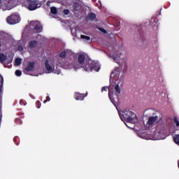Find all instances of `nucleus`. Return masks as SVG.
<instances>
[{
    "label": "nucleus",
    "instance_id": "11",
    "mask_svg": "<svg viewBox=\"0 0 179 179\" xmlns=\"http://www.w3.org/2000/svg\"><path fill=\"white\" fill-rule=\"evenodd\" d=\"M38 45V42L37 41H31L29 43V48H36Z\"/></svg>",
    "mask_w": 179,
    "mask_h": 179
},
{
    "label": "nucleus",
    "instance_id": "16",
    "mask_svg": "<svg viewBox=\"0 0 179 179\" xmlns=\"http://www.w3.org/2000/svg\"><path fill=\"white\" fill-rule=\"evenodd\" d=\"M173 141L176 145H179V134H175L173 136Z\"/></svg>",
    "mask_w": 179,
    "mask_h": 179
},
{
    "label": "nucleus",
    "instance_id": "8",
    "mask_svg": "<svg viewBox=\"0 0 179 179\" xmlns=\"http://www.w3.org/2000/svg\"><path fill=\"white\" fill-rule=\"evenodd\" d=\"M75 100H84L85 99V94H80L79 92H76L74 94Z\"/></svg>",
    "mask_w": 179,
    "mask_h": 179
},
{
    "label": "nucleus",
    "instance_id": "10",
    "mask_svg": "<svg viewBox=\"0 0 179 179\" xmlns=\"http://www.w3.org/2000/svg\"><path fill=\"white\" fill-rule=\"evenodd\" d=\"M96 20V14L93 13H90L87 17H85V20H91V22H93V20Z\"/></svg>",
    "mask_w": 179,
    "mask_h": 179
},
{
    "label": "nucleus",
    "instance_id": "1",
    "mask_svg": "<svg viewBox=\"0 0 179 179\" xmlns=\"http://www.w3.org/2000/svg\"><path fill=\"white\" fill-rule=\"evenodd\" d=\"M118 113L122 121H125L129 124H136L138 122V117H136L135 113L127 109L118 111Z\"/></svg>",
    "mask_w": 179,
    "mask_h": 179
},
{
    "label": "nucleus",
    "instance_id": "36",
    "mask_svg": "<svg viewBox=\"0 0 179 179\" xmlns=\"http://www.w3.org/2000/svg\"><path fill=\"white\" fill-rule=\"evenodd\" d=\"M1 41H0V50H1Z\"/></svg>",
    "mask_w": 179,
    "mask_h": 179
},
{
    "label": "nucleus",
    "instance_id": "29",
    "mask_svg": "<svg viewBox=\"0 0 179 179\" xmlns=\"http://www.w3.org/2000/svg\"><path fill=\"white\" fill-rule=\"evenodd\" d=\"M108 89V87L105 86L101 88V92H107V90Z\"/></svg>",
    "mask_w": 179,
    "mask_h": 179
},
{
    "label": "nucleus",
    "instance_id": "19",
    "mask_svg": "<svg viewBox=\"0 0 179 179\" xmlns=\"http://www.w3.org/2000/svg\"><path fill=\"white\" fill-rule=\"evenodd\" d=\"M50 12H51V13H52V15H57V13H58L57 10L55 7H52L50 8Z\"/></svg>",
    "mask_w": 179,
    "mask_h": 179
},
{
    "label": "nucleus",
    "instance_id": "26",
    "mask_svg": "<svg viewBox=\"0 0 179 179\" xmlns=\"http://www.w3.org/2000/svg\"><path fill=\"white\" fill-rule=\"evenodd\" d=\"M20 104L21 106H26V101H24V100H23V99H21V100L20 101Z\"/></svg>",
    "mask_w": 179,
    "mask_h": 179
},
{
    "label": "nucleus",
    "instance_id": "40",
    "mask_svg": "<svg viewBox=\"0 0 179 179\" xmlns=\"http://www.w3.org/2000/svg\"><path fill=\"white\" fill-rule=\"evenodd\" d=\"M16 145H19L17 143H16Z\"/></svg>",
    "mask_w": 179,
    "mask_h": 179
},
{
    "label": "nucleus",
    "instance_id": "14",
    "mask_svg": "<svg viewBox=\"0 0 179 179\" xmlns=\"http://www.w3.org/2000/svg\"><path fill=\"white\" fill-rule=\"evenodd\" d=\"M8 59L6 55H4L3 53H0V62L1 64H3L5 61Z\"/></svg>",
    "mask_w": 179,
    "mask_h": 179
},
{
    "label": "nucleus",
    "instance_id": "18",
    "mask_svg": "<svg viewBox=\"0 0 179 179\" xmlns=\"http://www.w3.org/2000/svg\"><path fill=\"white\" fill-rule=\"evenodd\" d=\"M80 38H82V40H85V41H90V36H87L85 35H81Z\"/></svg>",
    "mask_w": 179,
    "mask_h": 179
},
{
    "label": "nucleus",
    "instance_id": "31",
    "mask_svg": "<svg viewBox=\"0 0 179 179\" xmlns=\"http://www.w3.org/2000/svg\"><path fill=\"white\" fill-rule=\"evenodd\" d=\"M15 122H17V124H22V120H20V118H17L15 119Z\"/></svg>",
    "mask_w": 179,
    "mask_h": 179
},
{
    "label": "nucleus",
    "instance_id": "6",
    "mask_svg": "<svg viewBox=\"0 0 179 179\" xmlns=\"http://www.w3.org/2000/svg\"><path fill=\"white\" fill-rule=\"evenodd\" d=\"M158 120H159V116H157V115L150 116L148 117V124L149 126L153 125V124H155V122H156Z\"/></svg>",
    "mask_w": 179,
    "mask_h": 179
},
{
    "label": "nucleus",
    "instance_id": "22",
    "mask_svg": "<svg viewBox=\"0 0 179 179\" xmlns=\"http://www.w3.org/2000/svg\"><path fill=\"white\" fill-rule=\"evenodd\" d=\"M20 64H22V59H20V58H17V59H15V65L19 66V65H20Z\"/></svg>",
    "mask_w": 179,
    "mask_h": 179
},
{
    "label": "nucleus",
    "instance_id": "37",
    "mask_svg": "<svg viewBox=\"0 0 179 179\" xmlns=\"http://www.w3.org/2000/svg\"><path fill=\"white\" fill-rule=\"evenodd\" d=\"M126 127H128V124H126Z\"/></svg>",
    "mask_w": 179,
    "mask_h": 179
},
{
    "label": "nucleus",
    "instance_id": "27",
    "mask_svg": "<svg viewBox=\"0 0 179 179\" xmlns=\"http://www.w3.org/2000/svg\"><path fill=\"white\" fill-rule=\"evenodd\" d=\"M99 30H100V31H102V33H104L106 34V33H107V31L106 29H104V28L103 27H99Z\"/></svg>",
    "mask_w": 179,
    "mask_h": 179
},
{
    "label": "nucleus",
    "instance_id": "15",
    "mask_svg": "<svg viewBox=\"0 0 179 179\" xmlns=\"http://www.w3.org/2000/svg\"><path fill=\"white\" fill-rule=\"evenodd\" d=\"M73 12H78V10H79V3L75 2L73 4Z\"/></svg>",
    "mask_w": 179,
    "mask_h": 179
},
{
    "label": "nucleus",
    "instance_id": "38",
    "mask_svg": "<svg viewBox=\"0 0 179 179\" xmlns=\"http://www.w3.org/2000/svg\"><path fill=\"white\" fill-rule=\"evenodd\" d=\"M126 127H128V124H126Z\"/></svg>",
    "mask_w": 179,
    "mask_h": 179
},
{
    "label": "nucleus",
    "instance_id": "24",
    "mask_svg": "<svg viewBox=\"0 0 179 179\" xmlns=\"http://www.w3.org/2000/svg\"><path fill=\"white\" fill-rule=\"evenodd\" d=\"M15 75H16V76H22V71H20V70H17V71H15Z\"/></svg>",
    "mask_w": 179,
    "mask_h": 179
},
{
    "label": "nucleus",
    "instance_id": "35",
    "mask_svg": "<svg viewBox=\"0 0 179 179\" xmlns=\"http://www.w3.org/2000/svg\"><path fill=\"white\" fill-rule=\"evenodd\" d=\"M49 3H50V1H48L47 5H49Z\"/></svg>",
    "mask_w": 179,
    "mask_h": 179
},
{
    "label": "nucleus",
    "instance_id": "23",
    "mask_svg": "<svg viewBox=\"0 0 179 179\" xmlns=\"http://www.w3.org/2000/svg\"><path fill=\"white\" fill-rule=\"evenodd\" d=\"M173 122L176 123V127H179V121L177 117H173Z\"/></svg>",
    "mask_w": 179,
    "mask_h": 179
},
{
    "label": "nucleus",
    "instance_id": "13",
    "mask_svg": "<svg viewBox=\"0 0 179 179\" xmlns=\"http://www.w3.org/2000/svg\"><path fill=\"white\" fill-rule=\"evenodd\" d=\"M114 94V92L111 90H108V97L111 101V103H113V104H114V106H115V101L114 100V98H113V95Z\"/></svg>",
    "mask_w": 179,
    "mask_h": 179
},
{
    "label": "nucleus",
    "instance_id": "21",
    "mask_svg": "<svg viewBox=\"0 0 179 179\" xmlns=\"http://www.w3.org/2000/svg\"><path fill=\"white\" fill-rule=\"evenodd\" d=\"M115 90L116 93H117V94H120V93H121V88H120V85H117L115 87Z\"/></svg>",
    "mask_w": 179,
    "mask_h": 179
},
{
    "label": "nucleus",
    "instance_id": "25",
    "mask_svg": "<svg viewBox=\"0 0 179 179\" xmlns=\"http://www.w3.org/2000/svg\"><path fill=\"white\" fill-rule=\"evenodd\" d=\"M36 106L38 108H40L41 107V102H40V101H37L36 102Z\"/></svg>",
    "mask_w": 179,
    "mask_h": 179
},
{
    "label": "nucleus",
    "instance_id": "28",
    "mask_svg": "<svg viewBox=\"0 0 179 179\" xmlns=\"http://www.w3.org/2000/svg\"><path fill=\"white\" fill-rule=\"evenodd\" d=\"M50 100H51V98H50V96H46V99L45 101H43L44 104H45V103L50 101Z\"/></svg>",
    "mask_w": 179,
    "mask_h": 179
},
{
    "label": "nucleus",
    "instance_id": "39",
    "mask_svg": "<svg viewBox=\"0 0 179 179\" xmlns=\"http://www.w3.org/2000/svg\"><path fill=\"white\" fill-rule=\"evenodd\" d=\"M126 127H128V124H126Z\"/></svg>",
    "mask_w": 179,
    "mask_h": 179
},
{
    "label": "nucleus",
    "instance_id": "33",
    "mask_svg": "<svg viewBox=\"0 0 179 179\" xmlns=\"http://www.w3.org/2000/svg\"><path fill=\"white\" fill-rule=\"evenodd\" d=\"M2 5V0H0V6Z\"/></svg>",
    "mask_w": 179,
    "mask_h": 179
},
{
    "label": "nucleus",
    "instance_id": "5",
    "mask_svg": "<svg viewBox=\"0 0 179 179\" xmlns=\"http://www.w3.org/2000/svg\"><path fill=\"white\" fill-rule=\"evenodd\" d=\"M34 65H36L34 62H29L27 66L25 67L23 71L24 73H25V75H30V72H33L34 71Z\"/></svg>",
    "mask_w": 179,
    "mask_h": 179
},
{
    "label": "nucleus",
    "instance_id": "30",
    "mask_svg": "<svg viewBox=\"0 0 179 179\" xmlns=\"http://www.w3.org/2000/svg\"><path fill=\"white\" fill-rule=\"evenodd\" d=\"M63 13H64L65 15H69V9L64 10Z\"/></svg>",
    "mask_w": 179,
    "mask_h": 179
},
{
    "label": "nucleus",
    "instance_id": "9",
    "mask_svg": "<svg viewBox=\"0 0 179 179\" xmlns=\"http://www.w3.org/2000/svg\"><path fill=\"white\" fill-rule=\"evenodd\" d=\"M78 59V63L80 65H83L85 64V62H86V61H85V59H86V57H85V55H83V54L79 55Z\"/></svg>",
    "mask_w": 179,
    "mask_h": 179
},
{
    "label": "nucleus",
    "instance_id": "17",
    "mask_svg": "<svg viewBox=\"0 0 179 179\" xmlns=\"http://www.w3.org/2000/svg\"><path fill=\"white\" fill-rule=\"evenodd\" d=\"M112 58L115 61V62H116L117 64H118V62H120V59H121V57L120 56H115V55H113Z\"/></svg>",
    "mask_w": 179,
    "mask_h": 179
},
{
    "label": "nucleus",
    "instance_id": "7",
    "mask_svg": "<svg viewBox=\"0 0 179 179\" xmlns=\"http://www.w3.org/2000/svg\"><path fill=\"white\" fill-rule=\"evenodd\" d=\"M35 25L34 30H36L37 33H41L43 31V26L40 23H37V22H34Z\"/></svg>",
    "mask_w": 179,
    "mask_h": 179
},
{
    "label": "nucleus",
    "instance_id": "2",
    "mask_svg": "<svg viewBox=\"0 0 179 179\" xmlns=\"http://www.w3.org/2000/svg\"><path fill=\"white\" fill-rule=\"evenodd\" d=\"M83 68L87 72H92V71L99 72V71H100V65H99V63L92 59L85 60Z\"/></svg>",
    "mask_w": 179,
    "mask_h": 179
},
{
    "label": "nucleus",
    "instance_id": "32",
    "mask_svg": "<svg viewBox=\"0 0 179 179\" xmlns=\"http://www.w3.org/2000/svg\"><path fill=\"white\" fill-rule=\"evenodd\" d=\"M14 142L16 143V142L17 141V137H15L13 139Z\"/></svg>",
    "mask_w": 179,
    "mask_h": 179
},
{
    "label": "nucleus",
    "instance_id": "34",
    "mask_svg": "<svg viewBox=\"0 0 179 179\" xmlns=\"http://www.w3.org/2000/svg\"><path fill=\"white\" fill-rule=\"evenodd\" d=\"M20 48H21V50H22V49H23L22 47H19V49H20Z\"/></svg>",
    "mask_w": 179,
    "mask_h": 179
},
{
    "label": "nucleus",
    "instance_id": "12",
    "mask_svg": "<svg viewBox=\"0 0 179 179\" xmlns=\"http://www.w3.org/2000/svg\"><path fill=\"white\" fill-rule=\"evenodd\" d=\"M45 66L49 72H52V66L50 65V62L48 60H46L45 62Z\"/></svg>",
    "mask_w": 179,
    "mask_h": 179
},
{
    "label": "nucleus",
    "instance_id": "4",
    "mask_svg": "<svg viewBox=\"0 0 179 179\" xmlns=\"http://www.w3.org/2000/svg\"><path fill=\"white\" fill-rule=\"evenodd\" d=\"M28 2V9L29 10H36L38 6V0H27Z\"/></svg>",
    "mask_w": 179,
    "mask_h": 179
},
{
    "label": "nucleus",
    "instance_id": "20",
    "mask_svg": "<svg viewBox=\"0 0 179 179\" xmlns=\"http://www.w3.org/2000/svg\"><path fill=\"white\" fill-rule=\"evenodd\" d=\"M59 57L60 58H66V51L61 52Z\"/></svg>",
    "mask_w": 179,
    "mask_h": 179
},
{
    "label": "nucleus",
    "instance_id": "3",
    "mask_svg": "<svg viewBox=\"0 0 179 179\" xmlns=\"http://www.w3.org/2000/svg\"><path fill=\"white\" fill-rule=\"evenodd\" d=\"M6 22L8 24H16L20 22V16L17 14H12L7 17Z\"/></svg>",
    "mask_w": 179,
    "mask_h": 179
}]
</instances>
